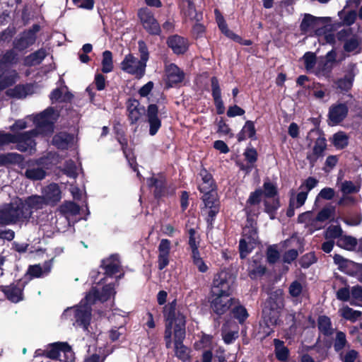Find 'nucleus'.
<instances>
[{
	"label": "nucleus",
	"instance_id": "nucleus-1",
	"mask_svg": "<svg viewBox=\"0 0 362 362\" xmlns=\"http://www.w3.org/2000/svg\"><path fill=\"white\" fill-rule=\"evenodd\" d=\"M164 317L167 322L165 332L166 346L171 345L172 329L174 326L175 355L183 362H188L191 358V349L185 346L182 340L185 337V316L176 308V302L166 305L164 307Z\"/></svg>",
	"mask_w": 362,
	"mask_h": 362
},
{
	"label": "nucleus",
	"instance_id": "nucleus-2",
	"mask_svg": "<svg viewBox=\"0 0 362 362\" xmlns=\"http://www.w3.org/2000/svg\"><path fill=\"white\" fill-rule=\"evenodd\" d=\"M115 294V284H109L103 288L101 293L97 288H93L79 305L66 308L62 315L63 320H69L73 325L90 332L88 327L91 318L90 305L97 300L105 301Z\"/></svg>",
	"mask_w": 362,
	"mask_h": 362
},
{
	"label": "nucleus",
	"instance_id": "nucleus-3",
	"mask_svg": "<svg viewBox=\"0 0 362 362\" xmlns=\"http://www.w3.org/2000/svg\"><path fill=\"white\" fill-rule=\"evenodd\" d=\"M58 114L52 108H47L42 113L35 116H28L24 119L17 120L11 127L12 130L24 129L28 127V121H33L35 125L36 129L32 130L34 132L33 134H30L32 139L34 141V137L37 134L47 135L53 132V124L57 120Z\"/></svg>",
	"mask_w": 362,
	"mask_h": 362
},
{
	"label": "nucleus",
	"instance_id": "nucleus-4",
	"mask_svg": "<svg viewBox=\"0 0 362 362\" xmlns=\"http://www.w3.org/2000/svg\"><path fill=\"white\" fill-rule=\"evenodd\" d=\"M284 305L283 291L281 289L271 293L262 309L263 322L269 327L275 325L279 320V312Z\"/></svg>",
	"mask_w": 362,
	"mask_h": 362
},
{
	"label": "nucleus",
	"instance_id": "nucleus-5",
	"mask_svg": "<svg viewBox=\"0 0 362 362\" xmlns=\"http://www.w3.org/2000/svg\"><path fill=\"white\" fill-rule=\"evenodd\" d=\"M33 134L34 132L21 134H0V146L13 143L19 151L32 153L35 151V143L30 135Z\"/></svg>",
	"mask_w": 362,
	"mask_h": 362
},
{
	"label": "nucleus",
	"instance_id": "nucleus-6",
	"mask_svg": "<svg viewBox=\"0 0 362 362\" xmlns=\"http://www.w3.org/2000/svg\"><path fill=\"white\" fill-rule=\"evenodd\" d=\"M18 215L22 213H28V217L19 218L20 222H28L31 218L34 211L43 209L47 204L43 196L33 195L24 200L18 199L13 202Z\"/></svg>",
	"mask_w": 362,
	"mask_h": 362
},
{
	"label": "nucleus",
	"instance_id": "nucleus-7",
	"mask_svg": "<svg viewBox=\"0 0 362 362\" xmlns=\"http://www.w3.org/2000/svg\"><path fill=\"white\" fill-rule=\"evenodd\" d=\"M122 71L134 76L137 78H142L146 72V64L132 54L126 55L120 64Z\"/></svg>",
	"mask_w": 362,
	"mask_h": 362
},
{
	"label": "nucleus",
	"instance_id": "nucleus-8",
	"mask_svg": "<svg viewBox=\"0 0 362 362\" xmlns=\"http://www.w3.org/2000/svg\"><path fill=\"white\" fill-rule=\"evenodd\" d=\"M257 233L253 226L243 228V238L240 240L239 250L241 258H245L257 243Z\"/></svg>",
	"mask_w": 362,
	"mask_h": 362
},
{
	"label": "nucleus",
	"instance_id": "nucleus-9",
	"mask_svg": "<svg viewBox=\"0 0 362 362\" xmlns=\"http://www.w3.org/2000/svg\"><path fill=\"white\" fill-rule=\"evenodd\" d=\"M233 279L226 271H221L216 274L213 279L211 294L220 295L221 293H232L231 286Z\"/></svg>",
	"mask_w": 362,
	"mask_h": 362
},
{
	"label": "nucleus",
	"instance_id": "nucleus-10",
	"mask_svg": "<svg viewBox=\"0 0 362 362\" xmlns=\"http://www.w3.org/2000/svg\"><path fill=\"white\" fill-rule=\"evenodd\" d=\"M234 302L235 299L231 297V293L211 294V307L217 315L226 313Z\"/></svg>",
	"mask_w": 362,
	"mask_h": 362
},
{
	"label": "nucleus",
	"instance_id": "nucleus-11",
	"mask_svg": "<svg viewBox=\"0 0 362 362\" xmlns=\"http://www.w3.org/2000/svg\"><path fill=\"white\" fill-rule=\"evenodd\" d=\"M24 283L21 281L13 282L9 285L0 286L5 298L12 303H18L23 299Z\"/></svg>",
	"mask_w": 362,
	"mask_h": 362
},
{
	"label": "nucleus",
	"instance_id": "nucleus-12",
	"mask_svg": "<svg viewBox=\"0 0 362 362\" xmlns=\"http://www.w3.org/2000/svg\"><path fill=\"white\" fill-rule=\"evenodd\" d=\"M138 16L144 28L149 33L153 35H158L160 33V25L148 8H140L138 11Z\"/></svg>",
	"mask_w": 362,
	"mask_h": 362
},
{
	"label": "nucleus",
	"instance_id": "nucleus-13",
	"mask_svg": "<svg viewBox=\"0 0 362 362\" xmlns=\"http://www.w3.org/2000/svg\"><path fill=\"white\" fill-rule=\"evenodd\" d=\"M28 213L18 215L14 203L0 208V225H10L20 222L19 218L28 217Z\"/></svg>",
	"mask_w": 362,
	"mask_h": 362
},
{
	"label": "nucleus",
	"instance_id": "nucleus-14",
	"mask_svg": "<svg viewBox=\"0 0 362 362\" xmlns=\"http://www.w3.org/2000/svg\"><path fill=\"white\" fill-rule=\"evenodd\" d=\"M47 357L52 359L64 361L63 357H72L73 353L70 346L66 343H54L46 347Z\"/></svg>",
	"mask_w": 362,
	"mask_h": 362
},
{
	"label": "nucleus",
	"instance_id": "nucleus-15",
	"mask_svg": "<svg viewBox=\"0 0 362 362\" xmlns=\"http://www.w3.org/2000/svg\"><path fill=\"white\" fill-rule=\"evenodd\" d=\"M339 40L344 42V48L346 52H358L360 47V40L357 35L352 33L351 28H346L337 33Z\"/></svg>",
	"mask_w": 362,
	"mask_h": 362
},
{
	"label": "nucleus",
	"instance_id": "nucleus-16",
	"mask_svg": "<svg viewBox=\"0 0 362 362\" xmlns=\"http://www.w3.org/2000/svg\"><path fill=\"white\" fill-rule=\"evenodd\" d=\"M171 242L168 239H162L158 247V267L160 270L165 268L170 259Z\"/></svg>",
	"mask_w": 362,
	"mask_h": 362
},
{
	"label": "nucleus",
	"instance_id": "nucleus-17",
	"mask_svg": "<svg viewBox=\"0 0 362 362\" xmlns=\"http://www.w3.org/2000/svg\"><path fill=\"white\" fill-rule=\"evenodd\" d=\"M348 114V107L345 103H336L329 110L328 117L329 124L337 125L343 121Z\"/></svg>",
	"mask_w": 362,
	"mask_h": 362
},
{
	"label": "nucleus",
	"instance_id": "nucleus-18",
	"mask_svg": "<svg viewBox=\"0 0 362 362\" xmlns=\"http://www.w3.org/2000/svg\"><path fill=\"white\" fill-rule=\"evenodd\" d=\"M326 23V18L315 17L310 14H305L300 23V30L303 33H307L319 29L320 27Z\"/></svg>",
	"mask_w": 362,
	"mask_h": 362
},
{
	"label": "nucleus",
	"instance_id": "nucleus-19",
	"mask_svg": "<svg viewBox=\"0 0 362 362\" xmlns=\"http://www.w3.org/2000/svg\"><path fill=\"white\" fill-rule=\"evenodd\" d=\"M42 196L47 204L54 205L62 199V192L59 187L54 183L50 184L42 189Z\"/></svg>",
	"mask_w": 362,
	"mask_h": 362
},
{
	"label": "nucleus",
	"instance_id": "nucleus-20",
	"mask_svg": "<svg viewBox=\"0 0 362 362\" xmlns=\"http://www.w3.org/2000/svg\"><path fill=\"white\" fill-rule=\"evenodd\" d=\"M202 200L204 204L206 213L213 218L218 212L219 204L216 192L203 193Z\"/></svg>",
	"mask_w": 362,
	"mask_h": 362
},
{
	"label": "nucleus",
	"instance_id": "nucleus-21",
	"mask_svg": "<svg viewBox=\"0 0 362 362\" xmlns=\"http://www.w3.org/2000/svg\"><path fill=\"white\" fill-rule=\"evenodd\" d=\"M38 87L36 84L18 85L15 88L8 89L6 94L16 98H24L27 95L37 93Z\"/></svg>",
	"mask_w": 362,
	"mask_h": 362
},
{
	"label": "nucleus",
	"instance_id": "nucleus-22",
	"mask_svg": "<svg viewBox=\"0 0 362 362\" xmlns=\"http://www.w3.org/2000/svg\"><path fill=\"white\" fill-rule=\"evenodd\" d=\"M158 109L156 105H150L147 110L148 122L150 126L149 134L155 135L161 126V122L158 116Z\"/></svg>",
	"mask_w": 362,
	"mask_h": 362
},
{
	"label": "nucleus",
	"instance_id": "nucleus-23",
	"mask_svg": "<svg viewBox=\"0 0 362 362\" xmlns=\"http://www.w3.org/2000/svg\"><path fill=\"white\" fill-rule=\"evenodd\" d=\"M165 72L167 83L170 86L182 82L185 77L184 72L174 64H170L166 66Z\"/></svg>",
	"mask_w": 362,
	"mask_h": 362
},
{
	"label": "nucleus",
	"instance_id": "nucleus-24",
	"mask_svg": "<svg viewBox=\"0 0 362 362\" xmlns=\"http://www.w3.org/2000/svg\"><path fill=\"white\" fill-rule=\"evenodd\" d=\"M326 140L323 137H319L316 139L312 151L308 153L307 158L309 162L314 165L318 158L323 156V153L326 149Z\"/></svg>",
	"mask_w": 362,
	"mask_h": 362
},
{
	"label": "nucleus",
	"instance_id": "nucleus-25",
	"mask_svg": "<svg viewBox=\"0 0 362 362\" xmlns=\"http://www.w3.org/2000/svg\"><path fill=\"white\" fill-rule=\"evenodd\" d=\"M180 9L185 17L199 22L202 18V14L195 10L193 0H181Z\"/></svg>",
	"mask_w": 362,
	"mask_h": 362
},
{
	"label": "nucleus",
	"instance_id": "nucleus-26",
	"mask_svg": "<svg viewBox=\"0 0 362 362\" xmlns=\"http://www.w3.org/2000/svg\"><path fill=\"white\" fill-rule=\"evenodd\" d=\"M127 111L129 119L132 123L137 122L144 114L145 108L141 106L136 100H129L127 103Z\"/></svg>",
	"mask_w": 362,
	"mask_h": 362
},
{
	"label": "nucleus",
	"instance_id": "nucleus-27",
	"mask_svg": "<svg viewBox=\"0 0 362 362\" xmlns=\"http://www.w3.org/2000/svg\"><path fill=\"white\" fill-rule=\"evenodd\" d=\"M168 46L174 53L180 54L185 53L188 48V42L186 39L178 35H174L168 38Z\"/></svg>",
	"mask_w": 362,
	"mask_h": 362
},
{
	"label": "nucleus",
	"instance_id": "nucleus-28",
	"mask_svg": "<svg viewBox=\"0 0 362 362\" xmlns=\"http://www.w3.org/2000/svg\"><path fill=\"white\" fill-rule=\"evenodd\" d=\"M262 196V191L261 189H257L250 194L245 207L248 216H255L259 213L258 209L256 210V206L261 202Z\"/></svg>",
	"mask_w": 362,
	"mask_h": 362
},
{
	"label": "nucleus",
	"instance_id": "nucleus-29",
	"mask_svg": "<svg viewBox=\"0 0 362 362\" xmlns=\"http://www.w3.org/2000/svg\"><path fill=\"white\" fill-rule=\"evenodd\" d=\"M35 39L33 31H25L15 40L14 47L18 50H23L33 45Z\"/></svg>",
	"mask_w": 362,
	"mask_h": 362
},
{
	"label": "nucleus",
	"instance_id": "nucleus-30",
	"mask_svg": "<svg viewBox=\"0 0 362 362\" xmlns=\"http://www.w3.org/2000/svg\"><path fill=\"white\" fill-rule=\"evenodd\" d=\"M103 266L107 275H113L120 272V262L117 255H112L103 261Z\"/></svg>",
	"mask_w": 362,
	"mask_h": 362
},
{
	"label": "nucleus",
	"instance_id": "nucleus-31",
	"mask_svg": "<svg viewBox=\"0 0 362 362\" xmlns=\"http://www.w3.org/2000/svg\"><path fill=\"white\" fill-rule=\"evenodd\" d=\"M202 182L199 184V190L202 193L215 192L214 182L212 176L205 169L200 171Z\"/></svg>",
	"mask_w": 362,
	"mask_h": 362
},
{
	"label": "nucleus",
	"instance_id": "nucleus-32",
	"mask_svg": "<svg viewBox=\"0 0 362 362\" xmlns=\"http://www.w3.org/2000/svg\"><path fill=\"white\" fill-rule=\"evenodd\" d=\"M74 141V136L65 132L56 134L53 139V144L58 148L66 149Z\"/></svg>",
	"mask_w": 362,
	"mask_h": 362
},
{
	"label": "nucleus",
	"instance_id": "nucleus-33",
	"mask_svg": "<svg viewBox=\"0 0 362 362\" xmlns=\"http://www.w3.org/2000/svg\"><path fill=\"white\" fill-rule=\"evenodd\" d=\"M52 267V259L45 262L42 267L40 264L30 266L28 269L29 274L35 278L42 277L47 275L51 271Z\"/></svg>",
	"mask_w": 362,
	"mask_h": 362
},
{
	"label": "nucleus",
	"instance_id": "nucleus-34",
	"mask_svg": "<svg viewBox=\"0 0 362 362\" xmlns=\"http://www.w3.org/2000/svg\"><path fill=\"white\" fill-rule=\"evenodd\" d=\"M18 78V74L14 70H8L4 71L0 76V92L16 83Z\"/></svg>",
	"mask_w": 362,
	"mask_h": 362
},
{
	"label": "nucleus",
	"instance_id": "nucleus-35",
	"mask_svg": "<svg viewBox=\"0 0 362 362\" xmlns=\"http://www.w3.org/2000/svg\"><path fill=\"white\" fill-rule=\"evenodd\" d=\"M256 129L254 122L247 121L243 126L241 132L238 134V140L239 141L245 140L246 138L255 139Z\"/></svg>",
	"mask_w": 362,
	"mask_h": 362
},
{
	"label": "nucleus",
	"instance_id": "nucleus-36",
	"mask_svg": "<svg viewBox=\"0 0 362 362\" xmlns=\"http://www.w3.org/2000/svg\"><path fill=\"white\" fill-rule=\"evenodd\" d=\"M215 16L217 24L221 32L224 33L227 37L235 40H238L239 39V37L228 28L223 16L217 9L215 10Z\"/></svg>",
	"mask_w": 362,
	"mask_h": 362
},
{
	"label": "nucleus",
	"instance_id": "nucleus-37",
	"mask_svg": "<svg viewBox=\"0 0 362 362\" xmlns=\"http://www.w3.org/2000/svg\"><path fill=\"white\" fill-rule=\"evenodd\" d=\"M318 329L325 335H331L334 332L330 319L325 315L318 318Z\"/></svg>",
	"mask_w": 362,
	"mask_h": 362
},
{
	"label": "nucleus",
	"instance_id": "nucleus-38",
	"mask_svg": "<svg viewBox=\"0 0 362 362\" xmlns=\"http://www.w3.org/2000/svg\"><path fill=\"white\" fill-rule=\"evenodd\" d=\"M339 313L341 317L351 322L356 321L361 315L360 311L354 310L348 306L340 308Z\"/></svg>",
	"mask_w": 362,
	"mask_h": 362
},
{
	"label": "nucleus",
	"instance_id": "nucleus-39",
	"mask_svg": "<svg viewBox=\"0 0 362 362\" xmlns=\"http://www.w3.org/2000/svg\"><path fill=\"white\" fill-rule=\"evenodd\" d=\"M102 71L103 73H110L113 70L112 54L110 51L106 50L103 53L102 59Z\"/></svg>",
	"mask_w": 362,
	"mask_h": 362
},
{
	"label": "nucleus",
	"instance_id": "nucleus-40",
	"mask_svg": "<svg viewBox=\"0 0 362 362\" xmlns=\"http://www.w3.org/2000/svg\"><path fill=\"white\" fill-rule=\"evenodd\" d=\"M274 343L276 358L279 361H286L288 356V349L284 345V342L279 339H274Z\"/></svg>",
	"mask_w": 362,
	"mask_h": 362
},
{
	"label": "nucleus",
	"instance_id": "nucleus-41",
	"mask_svg": "<svg viewBox=\"0 0 362 362\" xmlns=\"http://www.w3.org/2000/svg\"><path fill=\"white\" fill-rule=\"evenodd\" d=\"M194 348L197 350L213 349L214 342L212 340V337L210 335L203 334L200 339L195 342Z\"/></svg>",
	"mask_w": 362,
	"mask_h": 362
},
{
	"label": "nucleus",
	"instance_id": "nucleus-42",
	"mask_svg": "<svg viewBox=\"0 0 362 362\" xmlns=\"http://www.w3.org/2000/svg\"><path fill=\"white\" fill-rule=\"evenodd\" d=\"M337 245L347 250H353L356 244V240L351 236L341 235L337 240Z\"/></svg>",
	"mask_w": 362,
	"mask_h": 362
},
{
	"label": "nucleus",
	"instance_id": "nucleus-43",
	"mask_svg": "<svg viewBox=\"0 0 362 362\" xmlns=\"http://www.w3.org/2000/svg\"><path fill=\"white\" fill-rule=\"evenodd\" d=\"M339 16L343 25H350L354 23L356 18V13L354 11H348L344 8L339 12Z\"/></svg>",
	"mask_w": 362,
	"mask_h": 362
},
{
	"label": "nucleus",
	"instance_id": "nucleus-44",
	"mask_svg": "<svg viewBox=\"0 0 362 362\" xmlns=\"http://www.w3.org/2000/svg\"><path fill=\"white\" fill-rule=\"evenodd\" d=\"M189 246L191 250V254L199 252V246L200 243L199 237L196 230L193 228L189 230Z\"/></svg>",
	"mask_w": 362,
	"mask_h": 362
},
{
	"label": "nucleus",
	"instance_id": "nucleus-45",
	"mask_svg": "<svg viewBox=\"0 0 362 362\" xmlns=\"http://www.w3.org/2000/svg\"><path fill=\"white\" fill-rule=\"evenodd\" d=\"M25 175L30 180H42L45 177V172L40 167L29 168L26 170Z\"/></svg>",
	"mask_w": 362,
	"mask_h": 362
},
{
	"label": "nucleus",
	"instance_id": "nucleus-46",
	"mask_svg": "<svg viewBox=\"0 0 362 362\" xmlns=\"http://www.w3.org/2000/svg\"><path fill=\"white\" fill-rule=\"evenodd\" d=\"M332 143L338 149H342L348 145V136L342 132L333 135Z\"/></svg>",
	"mask_w": 362,
	"mask_h": 362
},
{
	"label": "nucleus",
	"instance_id": "nucleus-47",
	"mask_svg": "<svg viewBox=\"0 0 362 362\" xmlns=\"http://www.w3.org/2000/svg\"><path fill=\"white\" fill-rule=\"evenodd\" d=\"M351 304L353 305L362 306V287L360 286H353L351 289Z\"/></svg>",
	"mask_w": 362,
	"mask_h": 362
},
{
	"label": "nucleus",
	"instance_id": "nucleus-48",
	"mask_svg": "<svg viewBox=\"0 0 362 362\" xmlns=\"http://www.w3.org/2000/svg\"><path fill=\"white\" fill-rule=\"evenodd\" d=\"M308 192L304 190H300L296 197H292L290 201V205L293 208H299L303 206L307 199Z\"/></svg>",
	"mask_w": 362,
	"mask_h": 362
},
{
	"label": "nucleus",
	"instance_id": "nucleus-49",
	"mask_svg": "<svg viewBox=\"0 0 362 362\" xmlns=\"http://www.w3.org/2000/svg\"><path fill=\"white\" fill-rule=\"evenodd\" d=\"M191 258L193 264L197 268L199 272L205 273L208 271L209 267L202 258L199 252L191 254Z\"/></svg>",
	"mask_w": 362,
	"mask_h": 362
},
{
	"label": "nucleus",
	"instance_id": "nucleus-50",
	"mask_svg": "<svg viewBox=\"0 0 362 362\" xmlns=\"http://www.w3.org/2000/svg\"><path fill=\"white\" fill-rule=\"evenodd\" d=\"M60 211L66 215H76L79 213V206L72 202H67L60 206Z\"/></svg>",
	"mask_w": 362,
	"mask_h": 362
},
{
	"label": "nucleus",
	"instance_id": "nucleus-51",
	"mask_svg": "<svg viewBox=\"0 0 362 362\" xmlns=\"http://www.w3.org/2000/svg\"><path fill=\"white\" fill-rule=\"evenodd\" d=\"M304 64L308 71H314L317 63L315 54L313 52H306L303 57Z\"/></svg>",
	"mask_w": 362,
	"mask_h": 362
},
{
	"label": "nucleus",
	"instance_id": "nucleus-52",
	"mask_svg": "<svg viewBox=\"0 0 362 362\" xmlns=\"http://www.w3.org/2000/svg\"><path fill=\"white\" fill-rule=\"evenodd\" d=\"M342 234V230L339 226H330L325 231V238L328 240L339 238Z\"/></svg>",
	"mask_w": 362,
	"mask_h": 362
},
{
	"label": "nucleus",
	"instance_id": "nucleus-53",
	"mask_svg": "<svg viewBox=\"0 0 362 362\" xmlns=\"http://www.w3.org/2000/svg\"><path fill=\"white\" fill-rule=\"evenodd\" d=\"M46 56L44 50H39L33 54L28 56L25 59V63L28 65H35L39 64Z\"/></svg>",
	"mask_w": 362,
	"mask_h": 362
},
{
	"label": "nucleus",
	"instance_id": "nucleus-54",
	"mask_svg": "<svg viewBox=\"0 0 362 362\" xmlns=\"http://www.w3.org/2000/svg\"><path fill=\"white\" fill-rule=\"evenodd\" d=\"M354 76L351 74L345 76L337 81V88L344 91H347L352 87Z\"/></svg>",
	"mask_w": 362,
	"mask_h": 362
},
{
	"label": "nucleus",
	"instance_id": "nucleus-55",
	"mask_svg": "<svg viewBox=\"0 0 362 362\" xmlns=\"http://www.w3.org/2000/svg\"><path fill=\"white\" fill-rule=\"evenodd\" d=\"M16 54L13 51H7L0 59V70L4 69L15 60Z\"/></svg>",
	"mask_w": 362,
	"mask_h": 362
},
{
	"label": "nucleus",
	"instance_id": "nucleus-56",
	"mask_svg": "<svg viewBox=\"0 0 362 362\" xmlns=\"http://www.w3.org/2000/svg\"><path fill=\"white\" fill-rule=\"evenodd\" d=\"M147 184L148 185L151 187H156V195L160 196L161 194V189L164 186V181L162 178H155V177H151L147 180Z\"/></svg>",
	"mask_w": 362,
	"mask_h": 362
},
{
	"label": "nucleus",
	"instance_id": "nucleus-57",
	"mask_svg": "<svg viewBox=\"0 0 362 362\" xmlns=\"http://www.w3.org/2000/svg\"><path fill=\"white\" fill-rule=\"evenodd\" d=\"M64 172L67 176L75 178L78 175V169L74 162L72 160L67 161Z\"/></svg>",
	"mask_w": 362,
	"mask_h": 362
},
{
	"label": "nucleus",
	"instance_id": "nucleus-58",
	"mask_svg": "<svg viewBox=\"0 0 362 362\" xmlns=\"http://www.w3.org/2000/svg\"><path fill=\"white\" fill-rule=\"evenodd\" d=\"M233 314L240 322H243L248 317L247 310L242 305L235 307L233 310Z\"/></svg>",
	"mask_w": 362,
	"mask_h": 362
},
{
	"label": "nucleus",
	"instance_id": "nucleus-59",
	"mask_svg": "<svg viewBox=\"0 0 362 362\" xmlns=\"http://www.w3.org/2000/svg\"><path fill=\"white\" fill-rule=\"evenodd\" d=\"M346 343V335L342 332H338L334 341V349L339 351L341 350Z\"/></svg>",
	"mask_w": 362,
	"mask_h": 362
},
{
	"label": "nucleus",
	"instance_id": "nucleus-60",
	"mask_svg": "<svg viewBox=\"0 0 362 362\" xmlns=\"http://www.w3.org/2000/svg\"><path fill=\"white\" fill-rule=\"evenodd\" d=\"M303 291L302 284L295 281L289 286V293L293 298H298L300 296Z\"/></svg>",
	"mask_w": 362,
	"mask_h": 362
},
{
	"label": "nucleus",
	"instance_id": "nucleus-61",
	"mask_svg": "<svg viewBox=\"0 0 362 362\" xmlns=\"http://www.w3.org/2000/svg\"><path fill=\"white\" fill-rule=\"evenodd\" d=\"M316 262V257L314 253L310 252L303 255L300 261V265L304 268L309 267Z\"/></svg>",
	"mask_w": 362,
	"mask_h": 362
},
{
	"label": "nucleus",
	"instance_id": "nucleus-62",
	"mask_svg": "<svg viewBox=\"0 0 362 362\" xmlns=\"http://www.w3.org/2000/svg\"><path fill=\"white\" fill-rule=\"evenodd\" d=\"M317 182L318 181L315 178L310 177L302 183L299 189L306 191L308 193L317 185Z\"/></svg>",
	"mask_w": 362,
	"mask_h": 362
},
{
	"label": "nucleus",
	"instance_id": "nucleus-63",
	"mask_svg": "<svg viewBox=\"0 0 362 362\" xmlns=\"http://www.w3.org/2000/svg\"><path fill=\"white\" fill-rule=\"evenodd\" d=\"M341 192L345 194H351L358 191V188L351 181H345L342 182L341 186Z\"/></svg>",
	"mask_w": 362,
	"mask_h": 362
},
{
	"label": "nucleus",
	"instance_id": "nucleus-64",
	"mask_svg": "<svg viewBox=\"0 0 362 362\" xmlns=\"http://www.w3.org/2000/svg\"><path fill=\"white\" fill-rule=\"evenodd\" d=\"M264 194L267 198H273L276 194V189L274 185L270 182L264 183Z\"/></svg>",
	"mask_w": 362,
	"mask_h": 362
}]
</instances>
